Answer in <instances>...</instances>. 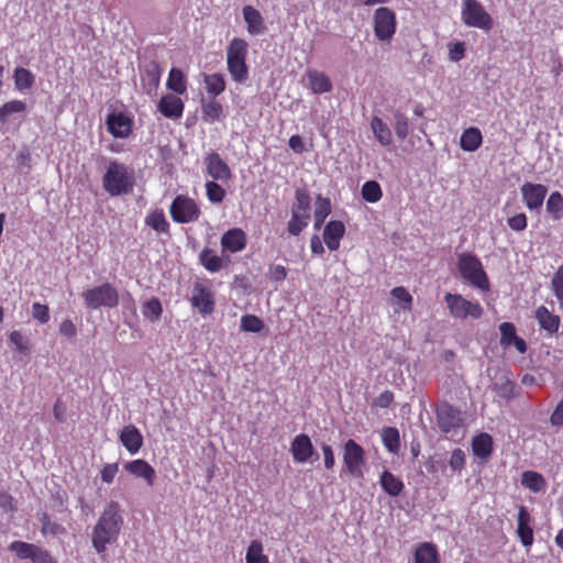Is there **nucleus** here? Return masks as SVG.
<instances>
[{
	"label": "nucleus",
	"instance_id": "nucleus-1",
	"mask_svg": "<svg viewBox=\"0 0 563 563\" xmlns=\"http://www.w3.org/2000/svg\"><path fill=\"white\" fill-rule=\"evenodd\" d=\"M123 522L120 504L111 500L103 509L92 530L91 543L97 553L106 552L109 544L118 541Z\"/></svg>",
	"mask_w": 563,
	"mask_h": 563
},
{
	"label": "nucleus",
	"instance_id": "nucleus-2",
	"mask_svg": "<svg viewBox=\"0 0 563 563\" xmlns=\"http://www.w3.org/2000/svg\"><path fill=\"white\" fill-rule=\"evenodd\" d=\"M135 178L132 168L115 159L109 162L102 177L103 189L112 197L128 195L134 187Z\"/></svg>",
	"mask_w": 563,
	"mask_h": 563
},
{
	"label": "nucleus",
	"instance_id": "nucleus-3",
	"mask_svg": "<svg viewBox=\"0 0 563 563\" xmlns=\"http://www.w3.org/2000/svg\"><path fill=\"white\" fill-rule=\"evenodd\" d=\"M249 44L245 40L234 37L227 47V65L232 79L243 84L249 78L246 65Z\"/></svg>",
	"mask_w": 563,
	"mask_h": 563
},
{
	"label": "nucleus",
	"instance_id": "nucleus-4",
	"mask_svg": "<svg viewBox=\"0 0 563 563\" xmlns=\"http://www.w3.org/2000/svg\"><path fill=\"white\" fill-rule=\"evenodd\" d=\"M457 268L462 278L467 280L474 287L484 291L489 290L488 277L477 256L471 253L459 254Z\"/></svg>",
	"mask_w": 563,
	"mask_h": 563
},
{
	"label": "nucleus",
	"instance_id": "nucleus-5",
	"mask_svg": "<svg viewBox=\"0 0 563 563\" xmlns=\"http://www.w3.org/2000/svg\"><path fill=\"white\" fill-rule=\"evenodd\" d=\"M435 417L439 430L451 438L457 435L464 424L462 411L446 401L437 407Z\"/></svg>",
	"mask_w": 563,
	"mask_h": 563
},
{
	"label": "nucleus",
	"instance_id": "nucleus-6",
	"mask_svg": "<svg viewBox=\"0 0 563 563\" xmlns=\"http://www.w3.org/2000/svg\"><path fill=\"white\" fill-rule=\"evenodd\" d=\"M82 298L90 310H97L100 307L114 308L119 303L118 290L109 283L84 291Z\"/></svg>",
	"mask_w": 563,
	"mask_h": 563
},
{
	"label": "nucleus",
	"instance_id": "nucleus-7",
	"mask_svg": "<svg viewBox=\"0 0 563 563\" xmlns=\"http://www.w3.org/2000/svg\"><path fill=\"white\" fill-rule=\"evenodd\" d=\"M444 301L451 317L454 319H466L468 317L479 319L484 313V309L478 301L467 300L459 294L446 292Z\"/></svg>",
	"mask_w": 563,
	"mask_h": 563
},
{
	"label": "nucleus",
	"instance_id": "nucleus-8",
	"mask_svg": "<svg viewBox=\"0 0 563 563\" xmlns=\"http://www.w3.org/2000/svg\"><path fill=\"white\" fill-rule=\"evenodd\" d=\"M462 21L470 27L489 31L493 27V18L477 0H464L462 5Z\"/></svg>",
	"mask_w": 563,
	"mask_h": 563
},
{
	"label": "nucleus",
	"instance_id": "nucleus-9",
	"mask_svg": "<svg viewBox=\"0 0 563 563\" xmlns=\"http://www.w3.org/2000/svg\"><path fill=\"white\" fill-rule=\"evenodd\" d=\"M169 213L176 223H190L199 219L201 211L196 201L188 196L178 195L169 206Z\"/></svg>",
	"mask_w": 563,
	"mask_h": 563
},
{
	"label": "nucleus",
	"instance_id": "nucleus-10",
	"mask_svg": "<svg viewBox=\"0 0 563 563\" xmlns=\"http://www.w3.org/2000/svg\"><path fill=\"white\" fill-rule=\"evenodd\" d=\"M396 31V15L386 8L380 7L374 13V32L378 40H390Z\"/></svg>",
	"mask_w": 563,
	"mask_h": 563
},
{
	"label": "nucleus",
	"instance_id": "nucleus-11",
	"mask_svg": "<svg viewBox=\"0 0 563 563\" xmlns=\"http://www.w3.org/2000/svg\"><path fill=\"white\" fill-rule=\"evenodd\" d=\"M520 194L526 208L539 212L547 197L548 187L542 184L526 181L520 187Z\"/></svg>",
	"mask_w": 563,
	"mask_h": 563
},
{
	"label": "nucleus",
	"instance_id": "nucleus-12",
	"mask_svg": "<svg viewBox=\"0 0 563 563\" xmlns=\"http://www.w3.org/2000/svg\"><path fill=\"white\" fill-rule=\"evenodd\" d=\"M207 175L212 180L228 181L232 178L229 165L221 158L217 152H210L203 157Z\"/></svg>",
	"mask_w": 563,
	"mask_h": 563
},
{
	"label": "nucleus",
	"instance_id": "nucleus-13",
	"mask_svg": "<svg viewBox=\"0 0 563 563\" xmlns=\"http://www.w3.org/2000/svg\"><path fill=\"white\" fill-rule=\"evenodd\" d=\"M365 452L363 448L354 440L350 439L344 444L343 461L349 471L354 476H361V465L364 463Z\"/></svg>",
	"mask_w": 563,
	"mask_h": 563
},
{
	"label": "nucleus",
	"instance_id": "nucleus-14",
	"mask_svg": "<svg viewBox=\"0 0 563 563\" xmlns=\"http://www.w3.org/2000/svg\"><path fill=\"white\" fill-rule=\"evenodd\" d=\"M190 302L201 314H210L214 310V298L211 290L200 283L195 284Z\"/></svg>",
	"mask_w": 563,
	"mask_h": 563
},
{
	"label": "nucleus",
	"instance_id": "nucleus-15",
	"mask_svg": "<svg viewBox=\"0 0 563 563\" xmlns=\"http://www.w3.org/2000/svg\"><path fill=\"white\" fill-rule=\"evenodd\" d=\"M163 69L156 60L144 64L141 70V79L147 95L155 92L159 86Z\"/></svg>",
	"mask_w": 563,
	"mask_h": 563
},
{
	"label": "nucleus",
	"instance_id": "nucleus-16",
	"mask_svg": "<svg viewBox=\"0 0 563 563\" xmlns=\"http://www.w3.org/2000/svg\"><path fill=\"white\" fill-rule=\"evenodd\" d=\"M108 131L114 136L124 139L132 132V120L122 112H113L107 117Z\"/></svg>",
	"mask_w": 563,
	"mask_h": 563
},
{
	"label": "nucleus",
	"instance_id": "nucleus-17",
	"mask_svg": "<svg viewBox=\"0 0 563 563\" xmlns=\"http://www.w3.org/2000/svg\"><path fill=\"white\" fill-rule=\"evenodd\" d=\"M290 451L294 460L298 463H306L314 452L310 438L305 433L295 437Z\"/></svg>",
	"mask_w": 563,
	"mask_h": 563
},
{
	"label": "nucleus",
	"instance_id": "nucleus-18",
	"mask_svg": "<svg viewBox=\"0 0 563 563\" xmlns=\"http://www.w3.org/2000/svg\"><path fill=\"white\" fill-rule=\"evenodd\" d=\"M120 442L132 455L136 454L143 445V435L140 430L133 426H125L120 433Z\"/></svg>",
	"mask_w": 563,
	"mask_h": 563
},
{
	"label": "nucleus",
	"instance_id": "nucleus-19",
	"mask_svg": "<svg viewBox=\"0 0 563 563\" xmlns=\"http://www.w3.org/2000/svg\"><path fill=\"white\" fill-rule=\"evenodd\" d=\"M517 534L523 547H530L533 543V530L531 528V516L525 506L518 508Z\"/></svg>",
	"mask_w": 563,
	"mask_h": 563
},
{
	"label": "nucleus",
	"instance_id": "nucleus-20",
	"mask_svg": "<svg viewBox=\"0 0 563 563\" xmlns=\"http://www.w3.org/2000/svg\"><path fill=\"white\" fill-rule=\"evenodd\" d=\"M246 235L242 229L234 228L227 231L221 238L222 251L236 253L244 250Z\"/></svg>",
	"mask_w": 563,
	"mask_h": 563
},
{
	"label": "nucleus",
	"instance_id": "nucleus-21",
	"mask_svg": "<svg viewBox=\"0 0 563 563\" xmlns=\"http://www.w3.org/2000/svg\"><path fill=\"white\" fill-rule=\"evenodd\" d=\"M345 233L343 222L339 220H331L327 223L323 230V240L330 251H336L340 246V240Z\"/></svg>",
	"mask_w": 563,
	"mask_h": 563
},
{
	"label": "nucleus",
	"instance_id": "nucleus-22",
	"mask_svg": "<svg viewBox=\"0 0 563 563\" xmlns=\"http://www.w3.org/2000/svg\"><path fill=\"white\" fill-rule=\"evenodd\" d=\"M158 110L165 118L178 119L183 115L184 102L175 95H166L161 98Z\"/></svg>",
	"mask_w": 563,
	"mask_h": 563
},
{
	"label": "nucleus",
	"instance_id": "nucleus-23",
	"mask_svg": "<svg viewBox=\"0 0 563 563\" xmlns=\"http://www.w3.org/2000/svg\"><path fill=\"white\" fill-rule=\"evenodd\" d=\"M126 472L137 478H143L147 485L152 486L156 476L155 470L144 460L137 459L125 463Z\"/></svg>",
	"mask_w": 563,
	"mask_h": 563
},
{
	"label": "nucleus",
	"instance_id": "nucleus-24",
	"mask_svg": "<svg viewBox=\"0 0 563 563\" xmlns=\"http://www.w3.org/2000/svg\"><path fill=\"white\" fill-rule=\"evenodd\" d=\"M242 11L249 33L252 35L263 34L266 27L261 12L252 5H245Z\"/></svg>",
	"mask_w": 563,
	"mask_h": 563
},
{
	"label": "nucleus",
	"instance_id": "nucleus-25",
	"mask_svg": "<svg viewBox=\"0 0 563 563\" xmlns=\"http://www.w3.org/2000/svg\"><path fill=\"white\" fill-rule=\"evenodd\" d=\"M536 319L541 327L549 334H554L559 331L561 319L559 316L551 313L547 307L540 306L536 310Z\"/></svg>",
	"mask_w": 563,
	"mask_h": 563
},
{
	"label": "nucleus",
	"instance_id": "nucleus-26",
	"mask_svg": "<svg viewBox=\"0 0 563 563\" xmlns=\"http://www.w3.org/2000/svg\"><path fill=\"white\" fill-rule=\"evenodd\" d=\"M307 79L313 93L320 95L332 90L333 86L330 78L322 71L309 69L307 71Z\"/></svg>",
	"mask_w": 563,
	"mask_h": 563
},
{
	"label": "nucleus",
	"instance_id": "nucleus-27",
	"mask_svg": "<svg viewBox=\"0 0 563 563\" xmlns=\"http://www.w3.org/2000/svg\"><path fill=\"white\" fill-rule=\"evenodd\" d=\"M412 563H440L437 547L431 542H422L413 552Z\"/></svg>",
	"mask_w": 563,
	"mask_h": 563
},
{
	"label": "nucleus",
	"instance_id": "nucleus-28",
	"mask_svg": "<svg viewBox=\"0 0 563 563\" xmlns=\"http://www.w3.org/2000/svg\"><path fill=\"white\" fill-rule=\"evenodd\" d=\"M473 454L482 460L488 459L493 453V438L488 433H481L472 440Z\"/></svg>",
	"mask_w": 563,
	"mask_h": 563
},
{
	"label": "nucleus",
	"instance_id": "nucleus-29",
	"mask_svg": "<svg viewBox=\"0 0 563 563\" xmlns=\"http://www.w3.org/2000/svg\"><path fill=\"white\" fill-rule=\"evenodd\" d=\"M372 132L382 146H389L393 143V133L389 126L379 118L374 117L371 121Z\"/></svg>",
	"mask_w": 563,
	"mask_h": 563
},
{
	"label": "nucleus",
	"instance_id": "nucleus-30",
	"mask_svg": "<svg viewBox=\"0 0 563 563\" xmlns=\"http://www.w3.org/2000/svg\"><path fill=\"white\" fill-rule=\"evenodd\" d=\"M379 482L383 490L391 497L399 496L405 487L402 481L389 471L382 473Z\"/></svg>",
	"mask_w": 563,
	"mask_h": 563
},
{
	"label": "nucleus",
	"instance_id": "nucleus-31",
	"mask_svg": "<svg viewBox=\"0 0 563 563\" xmlns=\"http://www.w3.org/2000/svg\"><path fill=\"white\" fill-rule=\"evenodd\" d=\"M482 142L483 136L477 128H468L464 130L460 139V145L462 150L466 152L476 151L482 145Z\"/></svg>",
	"mask_w": 563,
	"mask_h": 563
},
{
	"label": "nucleus",
	"instance_id": "nucleus-32",
	"mask_svg": "<svg viewBox=\"0 0 563 563\" xmlns=\"http://www.w3.org/2000/svg\"><path fill=\"white\" fill-rule=\"evenodd\" d=\"M521 485L532 493H541L547 488V481L538 472L525 471L521 475Z\"/></svg>",
	"mask_w": 563,
	"mask_h": 563
},
{
	"label": "nucleus",
	"instance_id": "nucleus-33",
	"mask_svg": "<svg viewBox=\"0 0 563 563\" xmlns=\"http://www.w3.org/2000/svg\"><path fill=\"white\" fill-rule=\"evenodd\" d=\"M545 209L553 221H561L563 219V195L560 191L550 194Z\"/></svg>",
	"mask_w": 563,
	"mask_h": 563
},
{
	"label": "nucleus",
	"instance_id": "nucleus-34",
	"mask_svg": "<svg viewBox=\"0 0 563 563\" xmlns=\"http://www.w3.org/2000/svg\"><path fill=\"white\" fill-rule=\"evenodd\" d=\"M145 224L158 233L169 234V223L161 209L148 213L145 218Z\"/></svg>",
	"mask_w": 563,
	"mask_h": 563
},
{
	"label": "nucleus",
	"instance_id": "nucleus-35",
	"mask_svg": "<svg viewBox=\"0 0 563 563\" xmlns=\"http://www.w3.org/2000/svg\"><path fill=\"white\" fill-rule=\"evenodd\" d=\"M201 110L203 121L209 123L219 121L223 117V107L212 98L209 101L202 100Z\"/></svg>",
	"mask_w": 563,
	"mask_h": 563
},
{
	"label": "nucleus",
	"instance_id": "nucleus-36",
	"mask_svg": "<svg viewBox=\"0 0 563 563\" xmlns=\"http://www.w3.org/2000/svg\"><path fill=\"white\" fill-rule=\"evenodd\" d=\"M200 264L210 273L219 272L223 266V261L210 249H203L199 254Z\"/></svg>",
	"mask_w": 563,
	"mask_h": 563
},
{
	"label": "nucleus",
	"instance_id": "nucleus-37",
	"mask_svg": "<svg viewBox=\"0 0 563 563\" xmlns=\"http://www.w3.org/2000/svg\"><path fill=\"white\" fill-rule=\"evenodd\" d=\"M331 213V202L329 198L318 195L314 208V229L320 230L327 217Z\"/></svg>",
	"mask_w": 563,
	"mask_h": 563
},
{
	"label": "nucleus",
	"instance_id": "nucleus-38",
	"mask_svg": "<svg viewBox=\"0 0 563 563\" xmlns=\"http://www.w3.org/2000/svg\"><path fill=\"white\" fill-rule=\"evenodd\" d=\"M166 86L177 95H184L187 90L184 73L178 68H172L168 75Z\"/></svg>",
	"mask_w": 563,
	"mask_h": 563
},
{
	"label": "nucleus",
	"instance_id": "nucleus-39",
	"mask_svg": "<svg viewBox=\"0 0 563 563\" xmlns=\"http://www.w3.org/2000/svg\"><path fill=\"white\" fill-rule=\"evenodd\" d=\"M205 84L207 88L208 95L214 99L220 93H222L225 89V81L223 75L221 74H211L205 76Z\"/></svg>",
	"mask_w": 563,
	"mask_h": 563
},
{
	"label": "nucleus",
	"instance_id": "nucleus-40",
	"mask_svg": "<svg viewBox=\"0 0 563 563\" xmlns=\"http://www.w3.org/2000/svg\"><path fill=\"white\" fill-rule=\"evenodd\" d=\"M393 126L395 130L396 136L404 141L409 134V120L407 115L400 110L397 109L393 113Z\"/></svg>",
	"mask_w": 563,
	"mask_h": 563
},
{
	"label": "nucleus",
	"instance_id": "nucleus-41",
	"mask_svg": "<svg viewBox=\"0 0 563 563\" xmlns=\"http://www.w3.org/2000/svg\"><path fill=\"white\" fill-rule=\"evenodd\" d=\"M382 440L385 448L390 453H397L400 448V438L398 429L394 427H386L382 431Z\"/></svg>",
	"mask_w": 563,
	"mask_h": 563
},
{
	"label": "nucleus",
	"instance_id": "nucleus-42",
	"mask_svg": "<svg viewBox=\"0 0 563 563\" xmlns=\"http://www.w3.org/2000/svg\"><path fill=\"white\" fill-rule=\"evenodd\" d=\"M37 545L24 541H13L9 545V550L14 552L21 560L30 559L33 561Z\"/></svg>",
	"mask_w": 563,
	"mask_h": 563
},
{
	"label": "nucleus",
	"instance_id": "nucleus-43",
	"mask_svg": "<svg viewBox=\"0 0 563 563\" xmlns=\"http://www.w3.org/2000/svg\"><path fill=\"white\" fill-rule=\"evenodd\" d=\"M143 316L152 322L161 319L163 308L158 298L153 297L145 301L142 308Z\"/></svg>",
	"mask_w": 563,
	"mask_h": 563
},
{
	"label": "nucleus",
	"instance_id": "nucleus-44",
	"mask_svg": "<svg viewBox=\"0 0 563 563\" xmlns=\"http://www.w3.org/2000/svg\"><path fill=\"white\" fill-rule=\"evenodd\" d=\"M14 84L16 89L27 90L34 84V75L26 68L18 67L14 70Z\"/></svg>",
	"mask_w": 563,
	"mask_h": 563
},
{
	"label": "nucleus",
	"instance_id": "nucleus-45",
	"mask_svg": "<svg viewBox=\"0 0 563 563\" xmlns=\"http://www.w3.org/2000/svg\"><path fill=\"white\" fill-rule=\"evenodd\" d=\"M296 201L291 207V212L310 214V196L306 189H297L295 195Z\"/></svg>",
	"mask_w": 563,
	"mask_h": 563
},
{
	"label": "nucleus",
	"instance_id": "nucleus-46",
	"mask_svg": "<svg viewBox=\"0 0 563 563\" xmlns=\"http://www.w3.org/2000/svg\"><path fill=\"white\" fill-rule=\"evenodd\" d=\"M383 196L379 184L375 180H368L362 186V198L371 203L377 202Z\"/></svg>",
	"mask_w": 563,
	"mask_h": 563
},
{
	"label": "nucleus",
	"instance_id": "nucleus-47",
	"mask_svg": "<svg viewBox=\"0 0 563 563\" xmlns=\"http://www.w3.org/2000/svg\"><path fill=\"white\" fill-rule=\"evenodd\" d=\"M310 214H301L291 212V219L288 222L287 230L291 235H299L301 231L308 225Z\"/></svg>",
	"mask_w": 563,
	"mask_h": 563
},
{
	"label": "nucleus",
	"instance_id": "nucleus-48",
	"mask_svg": "<svg viewBox=\"0 0 563 563\" xmlns=\"http://www.w3.org/2000/svg\"><path fill=\"white\" fill-rule=\"evenodd\" d=\"M240 328L244 332L258 333L264 329V322L255 314H244Z\"/></svg>",
	"mask_w": 563,
	"mask_h": 563
},
{
	"label": "nucleus",
	"instance_id": "nucleus-49",
	"mask_svg": "<svg viewBox=\"0 0 563 563\" xmlns=\"http://www.w3.org/2000/svg\"><path fill=\"white\" fill-rule=\"evenodd\" d=\"M514 390L515 384L507 377H501L494 384V391L505 400L514 397Z\"/></svg>",
	"mask_w": 563,
	"mask_h": 563
},
{
	"label": "nucleus",
	"instance_id": "nucleus-50",
	"mask_svg": "<svg viewBox=\"0 0 563 563\" xmlns=\"http://www.w3.org/2000/svg\"><path fill=\"white\" fill-rule=\"evenodd\" d=\"M25 108L26 104L21 100H12L4 103L0 108V123H5L11 114L23 112Z\"/></svg>",
	"mask_w": 563,
	"mask_h": 563
},
{
	"label": "nucleus",
	"instance_id": "nucleus-51",
	"mask_svg": "<svg viewBox=\"0 0 563 563\" xmlns=\"http://www.w3.org/2000/svg\"><path fill=\"white\" fill-rule=\"evenodd\" d=\"M217 181L218 180H209L206 183V195L208 200L212 203H221L225 198V190Z\"/></svg>",
	"mask_w": 563,
	"mask_h": 563
},
{
	"label": "nucleus",
	"instance_id": "nucleus-52",
	"mask_svg": "<svg viewBox=\"0 0 563 563\" xmlns=\"http://www.w3.org/2000/svg\"><path fill=\"white\" fill-rule=\"evenodd\" d=\"M40 521L42 523L41 532L43 534L58 536L66 532V529L62 525L51 521L46 512L41 515Z\"/></svg>",
	"mask_w": 563,
	"mask_h": 563
},
{
	"label": "nucleus",
	"instance_id": "nucleus-53",
	"mask_svg": "<svg viewBox=\"0 0 563 563\" xmlns=\"http://www.w3.org/2000/svg\"><path fill=\"white\" fill-rule=\"evenodd\" d=\"M500 331V345L504 349H507L512 345L514 340L518 336L516 333V328L510 322H503L499 325Z\"/></svg>",
	"mask_w": 563,
	"mask_h": 563
},
{
	"label": "nucleus",
	"instance_id": "nucleus-54",
	"mask_svg": "<svg viewBox=\"0 0 563 563\" xmlns=\"http://www.w3.org/2000/svg\"><path fill=\"white\" fill-rule=\"evenodd\" d=\"M449 465L453 472H461L465 465V453L461 449H455L449 460Z\"/></svg>",
	"mask_w": 563,
	"mask_h": 563
},
{
	"label": "nucleus",
	"instance_id": "nucleus-55",
	"mask_svg": "<svg viewBox=\"0 0 563 563\" xmlns=\"http://www.w3.org/2000/svg\"><path fill=\"white\" fill-rule=\"evenodd\" d=\"M507 223L509 228L516 232L525 231L528 225L527 216L523 212L517 213L508 218Z\"/></svg>",
	"mask_w": 563,
	"mask_h": 563
},
{
	"label": "nucleus",
	"instance_id": "nucleus-56",
	"mask_svg": "<svg viewBox=\"0 0 563 563\" xmlns=\"http://www.w3.org/2000/svg\"><path fill=\"white\" fill-rule=\"evenodd\" d=\"M32 316L40 323L44 324L49 320V309L46 305L34 302L32 306Z\"/></svg>",
	"mask_w": 563,
	"mask_h": 563
},
{
	"label": "nucleus",
	"instance_id": "nucleus-57",
	"mask_svg": "<svg viewBox=\"0 0 563 563\" xmlns=\"http://www.w3.org/2000/svg\"><path fill=\"white\" fill-rule=\"evenodd\" d=\"M267 277L273 282H282L287 277V269L279 264H271L267 272Z\"/></svg>",
	"mask_w": 563,
	"mask_h": 563
},
{
	"label": "nucleus",
	"instance_id": "nucleus-58",
	"mask_svg": "<svg viewBox=\"0 0 563 563\" xmlns=\"http://www.w3.org/2000/svg\"><path fill=\"white\" fill-rule=\"evenodd\" d=\"M9 338L10 342L15 345L20 353H26L29 351L27 340L24 339L20 331H12Z\"/></svg>",
	"mask_w": 563,
	"mask_h": 563
},
{
	"label": "nucleus",
	"instance_id": "nucleus-59",
	"mask_svg": "<svg viewBox=\"0 0 563 563\" xmlns=\"http://www.w3.org/2000/svg\"><path fill=\"white\" fill-rule=\"evenodd\" d=\"M119 471L118 463H111L103 466V468L100 472L102 482L107 484H111Z\"/></svg>",
	"mask_w": 563,
	"mask_h": 563
},
{
	"label": "nucleus",
	"instance_id": "nucleus-60",
	"mask_svg": "<svg viewBox=\"0 0 563 563\" xmlns=\"http://www.w3.org/2000/svg\"><path fill=\"white\" fill-rule=\"evenodd\" d=\"M263 555V544L260 540H253L251 541L246 555H245V562H250L253 559H256L258 556Z\"/></svg>",
	"mask_w": 563,
	"mask_h": 563
},
{
	"label": "nucleus",
	"instance_id": "nucleus-61",
	"mask_svg": "<svg viewBox=\"0 0 563 563\" xmlns=\"http://www.w3.org/2000/svg\"><path fill=\"white\" fill-rule=\"evenodd\" d=\"M59 333L66 339L71 340L77 334L76 325L71 320L66 319L59 324Z\"/></svg>",
	"mask_w": 563,
	"mask_h": 563
},
{
	"label": "nucleus",
	"instance_id": "nucleus-62",
	"mask_svg": "<svg viewBox=\"0 0 563 563\" xmlns=\"http://www.w3.org/2000/svg\"><path fill=\"white\" fill-rule=\"evenodd\" d=\"M550 422L553 427H563V398L559 401L552 412Z\"/></svg>",
	"mask_w": 563,
	"mask_h": 563
},
{
	"label": "nucleus",
	"instance_id": "nucleus-63",
	"mask_svg": "<svg viewBox=\"0 0 563 563\" xmlns=\"http://www.w3.org/2000/svg\"><path fill=\"white\" fill-rule=\"evenodd\" d=\"M551 286L554 294L563 292V264L554 273L551 280Z\"/></svg>",
	"mask_w": 563,
	"mask_h": 563
},
{
	"label": "nucleus",
	"instance_id": "nucleus-64",
	"mask_svg": "<svg viewBox=\"0 0 563 563\" xmlns=\"http://www.w3.org/2000/svg\"><path fill=\"white\" fill-rule=\"evenodd\" d=\"M32 563H57L47 550L37 547Z\"/></svg>",
	"mask_w": 563,
	"mask_h": 563
}]
</instances>
